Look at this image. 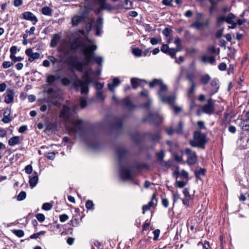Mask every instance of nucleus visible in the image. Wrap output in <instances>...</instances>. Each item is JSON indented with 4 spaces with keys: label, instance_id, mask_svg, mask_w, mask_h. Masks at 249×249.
<instances>
[{
    "label": "nucleus",
    "instance_id": "49530a36",
    "mask_svg": "<svg viewBox=\"0 0 249 249\" xmlns=\"http://www.w3.org/2000/svg\"><path fill=\"white\" fill-rule=\"evenodd\" d=\"M45 231H41L40 232H37V233H34L32 235H31L30 236V239H36L40 235H44L45 233Z\"/></svg>",
    "mask_w": 249,
    "mask_h": 249
},
{
    "label": "nucleus",
    "instance_id": "e433bc0d",
    "mask_svg": "<svg viewBox=\"0 0 249 249\" xmlns=\"http://www.w3.org/2000/svg\"><path fill=\"white\" fill-rule=\"evenodd\" d=\"M183 131V123L181 121H180L178 127L175 129V132L177 134H180L182 133Z\"/></svg>",
    "mask_w": 249,
    "mask_h": 249
},
{
    "label": "nucleus",
    "instance_id": "2f4dec72",
    "mask_svg": "<svg viewBox=\"0 0 249 249\" xmlns=\"http://www.w3.org/2000/svg\"><path fill=\"white\" fill-rule=\"evenodd\" d=\"M206 172V169L200 168L199 170L195 171V176L197 179L200 178V176H204Z\"/></svg>",
    "mask_w": 249,
    "mask_h": 249
},
{
    "label": "nucleus",
    "instance_id": "39448f33",
    "mask_svg": "<svg viewBox=\"0 0 249 249\" xmlns=\"http://www.w3.org/2000/svg\"><path fill=\"white\" fill-rule=\"evenodd\" d=\"M159 86V89L157 92L158 97L161 101L167 95L168 87L164 84L161 79H154L149 82V86L150 88H153L156 86Z\"/></svg>",
    "mask_w": 249,
    "mask_h": 249
},
{
    "label": "nucleus",
    "instance_id": "5fc2aeb1",
    "mask_svg": "<svg viewBox=\"0 0 249 249\" xmlns=\"http://www.w3.org/2000/svg\"><path fill=\"white\" fill-rule=\"evenodd\" d=\"M52 208V205L49 203H44L42 207V209L46 211H49L51 210Z\"/></svg>",
    "mask_w": 249,
    "mask_h": 249
},
{
    "label": "nucleus",
    "instance_id": "603ef678",
    "mask_svg": "<svg viewBox=\"0 0 249 249\" xmlns=\"http://www.w3.org/2000/svg\"><path fill=\"white\" fill-rule=\"evenodd\" d=\"M152 102V100L148 99L145 103L142 105V107L145 109H148L151 105Z\"/></svg>",
    "mask_w": 249,
    "mask_h": 249
},
{
    "label": "nucleus",
    "instance_id": "338daca9",
    "mask_svg": "<svg viewBox=\"0 0 249 249\" xmlns=\"http://www.w3.org/2000/svg\"><path fill=\"white\" fill-rule=\"evenodd\" d=\"M10 57L14 62L21 61L23 59V58L21 56L16 57L15 55L13 56H10Z\"/></svg>",
    "mask_w": 249,
    "mask_h": 249
},
{
    "label": "nucleus",
    "instance_id": "b1692460",
    "mask_svg": "<svg viewBox=\"0 0 249 249\" xmlns=\"http://www.w3.org/2000/svg\"><path fill=\"white\" fill-rule=\"evenodd\" d=\"M145 135L148 136L153 142H158L160 139V136L159 133L152 134L150 132H147L145 133Z\"/></svg>",
    "mask_w": 249,
    "mask_h": 249
},
{
    "label": "nucleus",
    "instance_id": "4468645a",
    "mask_svg": "<svg viewBox=\"0 0 249 249\" xmlns=\"http://www.w3.org/2000/svg\"><path fill=\"white\" fill-rule=\"evenodd\" d=\"M69 64L79 72H82L84 66L83 62L74 60L69 63Z\"/></svg>",
    "mask_w": 249,
    "mask_h": 249
},
{
    "label": "nucleus",
    "instance_id": "052dcab7",
    "mask_svg": "<svg viewBox=\"0 0 249 249\" xmlns=\"http://www.w3.org/2000/svg\"><path fill=\"white\" fill-rule=\"evenodd\" d=\"M36 217L37 219L40 222H42L45 220V217L43 214L42 213H38L36 215Z\"/></svg>",
    "mask_w": 249,
    "mask_h": 249
},
{
    "label": "nucleus",
    "instance_id": "de8ad7c7",
    "mask_svg": "<svg viewBox=\"0 0 249 249\" xmlns=\"http://www.w3.org/2000/svg\"><path fill=\"white\" fill-rule=\"evenodd\" d=\"M86 207L88 210H93L94 209V204L92 201L88 200L86 203Z\"/></svg>",
    "mask_w": 249,
    "mask_h": 249
},
{
    "label": "nucleus",
    "instance_id": "1a4fd4ad",
    "mask_svg": "<svg viewBox=\"0 0 249 249\" xmlns=\"http://www.w3.org/2000/svg\"><path fill=\"white\" fill-rule=\"evenodd\" d=\"M120 105L128 110H132L136 107V105L130 100L129 96L120 100Z\"/></svg>",
    "mask_w": 249,
    "mask_h": 249
},
{
    "label": "nucleus",
    "instance_id": "9b49d317",
    "mask_svg": "<svg viewBox=\"0 0 249 249\" xmlns=\"http://www.w3.org/2000/svg\"><path fill=\"white\" fill-rule=\"evenodd\" d=\"M22 15L23 18L32 22L33 25H36V24L38 22L37 18L31 12H25L23 13Z\"/></svg>",
    "mask_w": 249,
    "mask_h": 249
},
{
    "label": "nucleus",
    "instance_id": "c03bdc74",
    "mask_svg": "<svg viewBox=\"0 0 249 249\" xmlns=\"http://www.w3.org/2000/svg\"><path fill=\"white\" fill-rule=\"evenodd\" d=\"M194 74L193 72H188L186 74V78L191 84L195 83L194 81Z\"/></svg>",
    "mask_w": 249,
    "mask_h": 249
},
{
    "label": "nucleus",
    "instance_id": "a19ab883",
    "mask_svg": "<svg viewBox=\"0 0 249 249\" xmlns=\"http://www.w3.org/2000/svg\"><path fill=\"white\" fill-rule=\"evenodd\" d=\"M156 156L159 161H162L165 156L164 151L161 150L159 152L156 153Z\"/></svg>",
    "mask_w": 249,
    "mask_h": 249
},
{
    "label": "nucleus",
    "instance_id": "393cba45",
    "mask_svg": "<svg viewBox=\"0 0 249 249\" xmlns=\"http://www.w3.org/2000/svg\"><path fill=\"white\" fill-rule=\"evenodd\" d=\"M19 138L18 136H14L11 138L8 141V144L13 146L18 143Z\"/></svg>",
    "mask_w": 249,
    "mask_h": 249
},
{
    "label": "nucleus",
    "instance_id": "e2e57ef3",
    "mask_svg": "<svg viewBox=\"0 0 249 249\" xmlns=\"http://www.w3.org/2000/svg\"><path fill=\"white\" fill-rule=\"evenodd\" d=\"M69 219V216L66 214H63L59 216V219L61 222H64Z\"/></svg>",
    "mask_w": 249,
    "mask_h": 249
},
{
    "label": "nucleus",
    "instance_id": "680f3d73",
    "mask_svg": "<svg viewBox=\"0 0 249 249\" xmlns=\"http://www.w3.org/2000/svg\"><path fill=\"white\" fill-rule=\"evenodd\" d=\"M113 85H114L115 87H117L119 86L121 84V81L119 78L115 77L113 79L112 83H111Z\"/></svg>",
    "mask_w": 249,
    "mask_h": 249
},
{
    "label": "nucleus",
    "instance_id": "473e14b6",
    "mask_svg": "<svg viewBox=\"0 0 249 249\" xmlns=\"http://www.w3.org/2000/svg\"><path fill=\"white\" fill-rule=\"evenodd\" d=\"M208 1L211 4V6L209 8V11L211 14L216 9V3L214 0H208Z\"/></svg>",
    "mask_w": 249,
    "mask_h": 249
},
{
    "label": "nucleus",
    "instance_id": "f257e3e1",
    "mask_svg": "<svg viewBox=\"0 0 249 249\" xmlns=\"http://www.w3.org/2000/svg\"><path fill=\"white\" fill-rule=\"evenodd\" d=\"M71 108L64 105L60 113V117L65 121H70L71 123V126L68 127L69 133L71 135H78L80 137L84 136L85 129L83 126V120L77 119L74 120L71 118Z\"/></svg>",
    "mask_w": 249,
    "mask_h": 249
},
{
    "label": "nucleus",
    "instance_id": "bb28decb",
    "mask_svg": "<svg viewBox=\"0 0 249 249\" xmlns=\"http://www.w3.org/2000/svg\"><path fill=\"white\" fill-rule=\"evenodd\" d=\"M41 13L44 15L51 16L52 15L53 10L49 7L45 6L42 8Z\"/></svg>",
    "mask_w": 249,
    "mask_h": 249
},
{
    "label": "nucleus",
    "instance_id": "2eb2a0df",
    "mask_svg": "<svg viewBox=\"0 0 249 249\" xmlns=\"http://www.w3.org/2000/svg\"><path fill=\"white\" fill-rule=\"evenodd\" d=\"M123 120L121 117H115L113 118L112 127L114 129L119 130L122 128Z\"/></svg>",
    "mask_w": 249,
    "mask_h": 249
},
{
    "label": "nucleus",
    "instance_id": "dca6fc26",
    "mask_svg": "<svg viewBox=\"0 0 249 249\" xmlns=\"http://www.w3.org/2000/svg\"><path fill=\"white\" fill-rule=\"evenodd\" d=\"M88 144L90 147L95 150L99 149L101 145L100 142L96 137L93 139L89 141Z\"/></svg>",
    "mask_w": 249,
    "mask_h": 249
},
{
    "label": "nucleus",
    "instance_id": "4be33fe9",
    "mask_svg": "<svg viewBox=\"0 0 249 249\" xmlns=\"http://www.w3.org/2000/svg\"><path fill=\"white\" fill-rule=\"evenodd\" d=\"M84 17L83 16H74L71 19V24L72 26H77L80 23L84 21Z\"/></svg>",
    "mask_w": 249,
    "mask_h": 249
},
{
    "label": "nucleus",
    "instance_id": "69168bd1",
    "mask_svg": "<svg viewBox=\"0 0 249 249\" xmlns=\"http://www.w3.org/2000/svg\"><path fill=\"white\" fill-rule=\"evenodd\" d=\"M207 52L209 53L214 54L216 53V49L214 46H209L207 49Z\"/></svg>",
    "mask_w": 249,
    "mask_h": 249
},
{
    "label": "nucleus",
    "instance_id": "58836bf2",
    "mask_svg": "<svg viewBox=\"0 0 249 249\" xmlns=\"http://www.w3.org/2000/svg\"><path fill=\"white\" fill-rule=\"evenodd\" d=\"M103 24V18L102 17H98L96 20L95 28L102 29Z\"/></svg>",
    "mask_w": 249,
    "mask_h": 249
},
{
    "label": "nucleus",
    "instance_id": "f3484780",
    "mask_svg": "<svg viewBox=\"0 0 249 249\" xmlns=\"http://www.w3.org/2000/svg\"><path fill=\"white\" fill-rule=\"evenodd\" d=\"M207 25L208 22H201L199 21H196L190 25V27L200 30H202L205 26Z\"/></svg>",
    "mask_w": 249,
    "mask_h": 249
},
{
    "label": "nucleus",
    "instance_id": "13d9d810",
    "mask_svg": "<svg viewBox=\"0 0 249 249\" xmlns=\"http://www.w3.org/2000/svg\"><path fill=\"white\" fill-rule=\"evenodd\" d=\"M13 65V62L10 61H4L2 63V66L4 69H7Z\"/></svg>",
    "mask_w": 249,
    "mask_h": 249
},
{
    "label": "nucleus",
    "instance_id": "0eeeda50",
    "mask_svg": "<svg viewBox=\"0 0 249 249\" xmlns=\"http://www.w3.org/2000/svg\"><path fill=\"white\" fill-rule=\"evenodd\" d=\"M149 121L151 123L158 125L161 123L162 117L158 112H150L148 115L144 116L142 118V121L145 122Z\"/></svg>",
    "mask_w": 249,
    "mask_h": 249
},
{
    "label": "nucleus",
    "instance_id": "f8f14e48",
    "mask_svg": "<svg viewBox=\"0 0 249 249\" xmlns=\"http://www.w3.org/2000/svg\"><path fill=\"white\" fill-rule=\"evenodd\" d=\"M217 79H214L210 82V85L212 87V89L208 90V91L210 96H212L217 93L219 90V86L217 83Z\"/></svg>",
    "mask_w": 249,
    "mask_h": 249
},
{
    "label": "nucleus",
    "instance_id": "0e129e2a",
    "mask_svg": "<svg viewBox=\"0 0 249 249\" xmlns=\"http://www.w3.org/2000/svg\"><path fill=\"white\" fill-rule=\"evenodd\" d=\"M160 39L157 37H152L150 38V43L153 45H156L160 42Z\"/></svg>",
    "mask_w": 249,
    "mask_h": 249
},
{
    "label": "nucleus",
    "instance_id": "79ce46f5",
    "mask_svg": "<svg viewBox=\"0 0 249 249\" xmlns=\"http://www.w3.org/2000/svg\"><path fill=\"white\" fill-rule=\"evenodd\" d=\"M100 4V10H103L107 9L106 6V0H96Z\"/></svg>",
    "mask_w": 249,
    "mask_h": 249
},
{
    "label": "nucleus",
    "instance_id": "aec40b11",
    "mask_svg": "<svg viewBox=\"0 0 249 249\" xmlns=\"http://www.w3.org/2000/svg\"><path fill=\"white\" fill-rule=\"evenodd\" d=\"M176 100V97L174 95H167L166 97L162 100V102L167 103L170 106H173Z\"/></svg>",
    "mask_w": 249,
    "mask_h": 249
},
{
    "label": "nucleus",
    "instance_id": "a878e982",
    "mask_svg": "<svg viewBox=\"0 0 249 249\" xmlns=\"http://www.w3.org/2000/svg\"><path fill=\"white\" fill-rule=\"evenodd\" d=\"M211 80V77L208 74H205L200 77V82L202 85L207 84Z\"/></svg>",
    "mask_w": 249,
    "mask_h": 249
},
{
    "label": "nucleus",
    "instance_id": "09e8293b",
    "mask_svg": "<svg viewBox=\"0 0 249 249\" xmlns=\"http://www.w3.org/2000/svg\"><path fill=\"white\" fill-rule=\"evenodd\" d=\"M56 80L55 77L53 75H49L46 80V82L49 84H52Z\"/></svg>",
    "mask_w": 249,
    "mask_h": 249
},
{
    "label": "nucleus",
    "instance_id": "cd10ccee",
    "mask_svg": "<svg viewBox=\"0 0 249 249\" xmlns=\"http://www.w3.org/2000/svg\"><path fill=\"white\" fill-rule=\"evenodd\" d=\"M248 118L243 123L242 129L244 131H249V111L247 113Z\"/></svg>",
    "mask_w": 249,
    "mask_h": 249
},
{
    "label": "nucleus",
    "instance_id": "c756f323",
    "mask_svg": "<svg viewBox=\"0 0 249 249\" xmlns=\"http://www.w3.org/2000/svg\"><path fill=\"white\" fill-rule=\"evenodd\" d=\"M132 140L136 143H139L141 141V137L139 133H135L131 135Z\"/></svg>",
    "mask_w": 249,
    "mask_h": 249
},
{
    "label": "nucleus",
    "instance_id": "6e6d98bb",
    "mask_svg": "<svg viewBox=\"0 0 249 249\" xmlns=\"http://www.w3.org/2000/svg\"><path fill=\"white\" fill-rule=\"evenodd\" d=\"M186 182L184 181H178L177 180L176 182V185L180 188H183L186 185Z\"/></svg>",
    "mask_w": 249,
    "mask_h": 249
},
{
    "label": "nucleus",
    "instance_id": "f03ea898",
    "mask_svg": "<svg viewBox=\"0 0 249 249\" xmlns=\"http://www.w3.org/2000/svg\"><path fill=\"white\" fill-rule=\"evenodd\" d=\"M115 150L118 164L120 166L119 173L120 178L123 180L132 179V175L131 169L124 168L123 167V161L128 157L129 155V151L122 145H117Z\"/></svg>",
    "mask_w": 249,
    "mask_h": 249
},
{
    "label": "nucleus",
    "instance_id": "a211bd4d",
    "mask_svg": "<svg viewBox=\"0 0 249 249\" xmlns=\"http://www.w3.org/2000/svg\"><path fill=\"white\" fill-rule=\"evenodd\" d=\"M156 200L157 202L156 196L155 194H153L151 200L147 205H144L142 206V213L144 214L145 211L150 209L151 207H152L154 204V200Z\"/></svg>",
    "mask_w": 249,
    "mask_h": 249
},
{
    "label": "nucleus",
    "instance_id": "774afa93",
    "mask_svg": "<svg viewBox=\"0 0 249 249\" xmlns=\"http://www.w3.org/2000/svg\"><path fill=\"white\" fill-rule=\"evenodd\" d=\"M96 96L97 98L100 99L102 101H104L105 98V97L103 95V92L100 91H97Z\"/></svg>",
    "mask_w": 249,
    "mask_h": 249
},
{
    "label": "nucleus",
    "instance_id": "a18cd8bd",
    "mask_svg": "<svg viewBox=\"0 0 249 249\" xmlns=\"http://www.w3.org/2000/svg\"><path fill=\"white\" fill-rule=\"evenodd\" d=\"M138 78H132L131 79V84L134 89H136L138 87Z\"/></svg>",
    "mask_w": 249,
    "mask_h": 249
},
{
    "label": "nucleus",
    "instance_id": "9d476101",
    "mask_svg": "<svg viewBox=\"0 0 249 249\" xmlns=\"http://www.w3.org/2000/svg\"><path fill=\"white\" fill-rule=\"evenodd\" d=\"M202 111L208 114H212L214 111V102L212 98H209L207 104L204 105L202 108Z\"/></svg>",
    "mask_w": 249,
    "mask_h": 249
},
{
    "label": "nucleus",
    "instance_id": "7ed1b4c3",
    "mask_svg": "<svg viewBox=\"0 0 249 249\" xmlns=\"http://www.w3.org/2000/svg\"><path fill=\"white\" fill-rule=\"evenodd\" d=\"M72 74V77L74 78L73 80L72 86L76 91H79L80 89L82 94H87L89 92V85L91 81L89 75L87 74L86 78L84 81L80 79L77 74L74 72L73 70H71Z\"/></svg>",
    "mask_w": 249,
    "mask_h": 249
},
{
    "label": "nucleus",
    "instance_id": "6e6552de",
    "mask_svg": "<svg viewBox=\"0 0 249 249\" xmlns=\"http://www.w3.org/2000/svg\"><path fill=\"white\" fill-rule=\"evenodd\" d=\"M185 152L188 158L187 162L190 165H194L196 163L197 160V157L196 152L193 151L189 148H187L185 150Z\"/></svg>",
    "mask_w": 249,
    "mask_h": 249
},
{
    "label": "nucleus",
    "instance_id": "72a5a7b5",
    "mask_svg": "<svg viewBox=\"0 0 249 249\" xmlns=\"http://www.w3.org/2000/svg\"><path fill=\"white\" fill-rule=\"evenodd\" d=\"M92 61L97 63L99 66H101L103 63V59L101 56L95 55L91 59V62Z\"/></svg>",
    "mask_w": 249,
    "mask_h": 249
},
{
    "label": "nucleus",
    "instance_id": "423d86ee",
    "mask_svg": "<svg viewBox=\"0 0 249 249\" xmlns=\"http://www.w3.org/2000/svg\"><path fill=\"white\" fill-rule=\"evenodd\" d=\"M86 44L83 45L82 48V52L85 56L86 64L91 62V59L95 55L93 53L97 49V46L95 45H91L89 47Z\"/></svg>",
    "mask_w": 249,
    "mask_h": 249
},
{
    "label": "nucleus",
    "instance_id": "412c9836",
    "mask_svg": "<svg viewBox=\"0 0 249 249\" xmlns=\"http://www.w3.org/2000/svg\"><path fill=\"white\" fill-rule=\"evenodd\" d=\"M34 176L30 178L29 184L31 188H33L36 186L38 182V178L37 173L36 172H34Z\"/></svg>",
    "mask_w": 249,
    "mask_h": 249
},
{
    "label": "nucleus",
    "instance_id": "20e7f679",
    "mask_svg": "<svg viewBox=\"0 0 249 249\" xmlns=\"http://www.w3.org/2000/svg\"><path fill=\"white\" fill-rule=\"evenodd\" d=\"M206 134L201 133L200 131H196L194 132L193 139L190 140L189 143L193 147H198L204 149L207 142Z\"/></svg>",
    "mask_w": 249,
    "mask_h": 249
},
{
    "label": "nucleus",
    "instance_id": "f704fd0d",
    "mask_svg": "<svg viewBox=\"0 0 249 249\" xmlns=\"http://www.w3.org/2000/svg\"><path fill=\"white\" fill-rule=\"evenodd\" d=\"M180 50V49L177 50L174 48H169L167 54L170 55L172 58H175L177 52Z\"/></svg>",
    "mask_w": 249,
    "mask_h": 249
},
{
    "label": "nucleus",
    "instance_id": "37998d69",
    "mask_svg": "<svg viewBox=\"0 0 249 249\" xmlns=\"http://www.w3.org/2000/svg\"><path fill=\"white\" fill-rule=\"evenodd\" d=\"M40 57V53H33L32 54V55L30 56V58L28 59V61L30 62H32L34 60L38 59Z\"/></svg>",
    "mask_w": 249,
    "mask_h": 249
},
{
    "label": "nucleus",
    "instance_id": "7c9ffc66",
    "mask_svg": "<svg viewBox=\"0 0 249 249\" xmlns=\"http://www.w3.org/2000/svg\"><path fill=\"white\" fill-rule=\"evenodd\" d=\"M60 37L57 34L54 35L51 42V46L54 47L57 45V44L59 40Z\"/></svg>",
    "mask_w": 249,
    "mask_h": 249
},
{
    "label": "nucleus",
    "instance_id": "4d7b16f0",
    "mask_svg": "<svg viewBox=\"0 0 249 249\" xmlns=\"http://www.w3.org/2000/svg\"><path fill=\"white\" fill-rule=\"evenodd\" d=\"M10 52L11 53L10 56H15V54L17 53V47L16 46H12L10 48Z\"/></svg>",
    "mask_w": 249,
    "mask_h": 249
},
{
    "label": "nucleus",
    "instance_id": "864d4df0",
    "mask_svg": "<svg viewBox=\"0 0 249 249\" xmlns=\"http://www.w3.org/2000/svg\"><path fill=\"white\" fill-rule=\"evenodd\" d=\"M132 52L133 54L137 56H140L142 54V51L138 48H134Z\"/></svg>",
    "mask_w": 249,
    "mask_h": 249
},
{
    "label": "nucleus",
    "instance_id": "ea45409f",
    "mask_svg": "<svg viewBox=\"0 0 249 249\" xmlns=\"http://www.w3.org/2000/svg\"><path fill=\"white\" fill-rule=\"evenodd\" d=\"M12 231L14 234L20 238L23 237L24 235L23 231L21 230H14Z\"/></svg>",
    "mask_w": 249,
    "mask_h": 249
},
{
    "label": "nucleus",
    "instance_id": "5701e85b",
    "mask_svg": "<svg viewBox=\"0 0 249 249\" xmlns=\"http://www.w3.org/2000/svg\"><path fill=\"white\" fill-rule=\"evenodd\" d=\"M202 61L204 63L209 62L212 65H214L215 63V56H211L210 57L207 56L206 55H203L202 57Z\"/></svg>",
    "mask_w": 249,
    "mask_h": 249
},
{
    "label": "nucleus",
    "instance_id": "3c124183",
    "mask_svg": "<svg viewBox=\"0 0 249 249\" xmlns=\"http://www.w3.org/2000/svg\"><path fill=\"white\" fill-rule=\"evenodd\" d=\"M26 196V193L24 191L21 192L18 196L17 199L18 200L21 201L24 200Z\"/></svg>",
    "mask_w": 249,
    "mask_h": 249
},
{
    "label": "nucleus",
    "instance_id": "bf43d9fd",
    "mask_svg": "<svg viewBox=\"0 0 249 249\" xmlns=\"http://www.w3.org/2000/svg\"><path fill=\"white\" fill-rule=\"evenodd\" d=\"M217 23L218 25H220L222 23L226 22V17L221 16L217 18L216 19Z\"/></svg>",
    "mask_w": 249,
    "mask_h": 249
},
{
    "label": "nucleus",
    "instance_id": "ddd939ff",
    "mask_svg": "<svg viewBox=\"0 0 249 249\" xmlns=\"http://www.w3.org/2000/svg\"><path fill=\"white\" fill-rule=\"evenodd\" d=\"M5 99L4 102L6 104H10L12 103L14 101V89H8L5 94Z\"/></svg>",
    "mask_w": 249,
    "mask_h": 249
},
{
    "label": "nucleus",
    "instance_id": "8fccbe9b",
    "mask_svg": "<svg viewBox=\"0 0 249 249\" xmlns=\"http://www.w3.org/2000/svg\"><path fill=\"white\" fill-rule=\"evenodd\" d=\"M172 30L169 28H165L162 31V34L166 37H168L170 34L172 33Z\"/></svg>",
    "mask_w": 249,
    "mask_h": 249
},
{
    "label": "nucleus",
    "instance_id": "c85d7f7f",
    "mask_svg": "<svg viewBox=\"0 0 249 249\" xmlns=\"http://www.w3.org/2000/svg\"><path fill=\"white\" fill-rule=\"evenodd\" d=\"M57 79H60L62 84H63V85L65 86H69L71 84H72V82H71V81L67 77H64L62 78H61L60 77H59L57 78Z\"/></svg>",
    "mask_w": 249,
    "mask_h": 249
},
{
    "label": "nucleus",
    "instance_id": "4c0bfd02",
    "mask_svg": "<svg viewBox=\"0 0 249 249\" xmlns=\"http://www.w3.org/2000/svg\"><path fill=\"white\" fill-rule=\"evenodd\" d=\"M235 18V16L232 13H230L227 17H226V22L227 23H231L233 19Z\"/></svg>",
    "mask_w": 249,
    "mask_h": 249
},
{
    "label": "nucleus",
    "instance_id": "6ab92c4d",
    "mask_svg": "<svg viewBox=\"0 0 249 249\" xmlns=\"http://www.w3.org/2000/svg\"><path fill=\"white\" fill-rule=\"evenodd\" d=\"M85 44H82L78 39H75L71 45V49L72 51H76L78 48H81L82 51V46Z\"/></svg>",
    "mask_w": 249,
    "mask_h": 249
},
{
    "label": "nucleus",
    "instance_id": "c9c22d12",
    "mask_svg": "<svg viewBox=\"0 0 249 249\" xmlns=\"http://www.w3.org/2000/svg\"><path fill=\"white\" fill-rule=\"evenodd\" d=\"M10 109H9V112L8 113L7 116H4L3 118L2 119L1 121L4 123H8L12 121L13 118L12 117L10 116Z\"/></svg>",
    "mask_w": 249,
    "mask_h": 249
}]
</instances>
